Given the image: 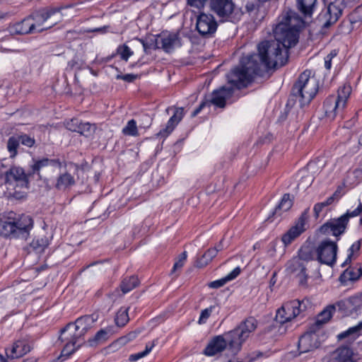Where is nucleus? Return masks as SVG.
Instances as JSON below:
<instances>
[{
  "label": "nucleus",
  "instance_id": "41",
  "mask_svg": "<svg viewBox=\"0 0 362 362\" xmlns=\"http://www.w3.org/2000/svg\"><path fill=\"white\" fill-rule=\"evenodd\" d=\"M122 133L129 136H137L138 131L135 120L129 121L127 126L122 129Z\"/></svg>",
  "mask_w": 362,
  "mask_h": 362
},
{
  "label": "nucleus",
  "instance_id": "6",
  "mask_svg": "<svg viewBox=\"0 0 362 362\" xmlns=\"http://www.w3.org/2000/svg\"><path fill=\"white\" fill-rule=\"evenodd\" d=\"M32 226L33 220L28 216L16 218L15 214L10 212L5 220H0V233L6 237L13 235L25 239Z\"/></svg>",
  "mask_w": 362,
  "mask_h": 362
},
{
  "label": "nucleus",
  "instance_id": "48",
  "mask_svg": "<svg viewBox=\"0 0 362 362\" xmlns=\"http://www.w3.org/2000/svg\"><path fill=\"white\" fill-rule=\"evenodd\" d=\"M360 247H361V242L360 241H357L356 243H354L351 245V247H350V250H349L350 253L349 254L345 262L343 263L342 266H345L346 264H347L349 262H351V257L353 256L354 252L358 251L360 250Z\"/></svg>",
  "mask_w": 362,
  "mask_h": 362
},
{
  "label": "nucleus",
  "instance_id": "23",
  "mask_svg": "<svg viewBox=\"0 0 362 362\" xmlns=\"http://www.w3.org/2000/svg\"><path fill=\"white\" fill-rule=\"evenodd\" d=\"M325 112L327 117L334 119L337 114L345 107L340 105L339 102L334 96H330L324 103Z\"/></svg>",
  "mask_w": 362,
  "mask_h": 362
},
{
  "label": "nucleus",
  "instance_id": "63",
  "mask_svg": "<svg viewBox=\"0 0 362 362\" xmlns=\"http://www.w3.org/2000/svg\"><path fill=\"white\" fill-rule=\"evenodd\" d=\"M246 9L248 12H251L255 9V5L252 3L247 4L246 5Z\"/></svg>",
  "mask_w": 362,
  "mask_h": 362
},
{
  "label": "nucleus",
  "instance_id": "44",
  "mask_svg": "<svg viewBox=\"0 0 362 362\" xmlns=\"http://www.w3.org/2000/svg\"><path fill=\"white\" fill-rule=\"evenodd\" d=\"M129 342L128 339L126 336L121 337L115 340L114 342L110 344L107 349L112 350V351H117L118 349L124 346Z\"/></svg>",
  "mask_w": 362,
  "mask_h": 362
},
{
  "label": "nucleus",
  "instance_id": "31",
  "mask_svg": "<svg viewBox=\"0 0 362 362\" xmlns=\"http://www.w3.org/2000/svg\"><path fill=\"white\" fill-rule=\"evenodd\" d=\"M336 310V305H327L321 313H319L317 318V324L322 325L327 322L332 317Z\"/></svg>",
  "mask_w": 362,
  "mask_h": 362
},
{
  "label": "nucleus",
  "instance_id": "24",
  "mask_svg": "<svg viewBox=\"0 0 362 362\" xmlns=\"http://www.w3.org/2000/svg\"><path fill=\"white\" fill-rule=\"evenodd\" d=\"M353 351L347 346H341L332 355L333 362H354Z\"/></svg>",
  "mask_w": 362,
  "mask_h": 362
},
{
  "label": "nucleus",
  "instance_id": "32",
  "mask_svg": "<svg viewBox=\"0 0 362 362\" xmlns=\"http://www.w3.org/2000/svg\"><path fill=\"white\" fill-rule=\"evenodd\" d=\"M351 93V88L349 85H344L338 90V95L336 99L342 107H345L346 101Z\"/></svg>",
  "mask_w": 362,
  "mask_h": 362
},
{
  "label": "nucleus",
  "instance_id": "58",
  "mask_svg": "<svg viewBox=\"0 0 362 362\" xmlns=\"http://www.w3.org/2000/svg\"><path fill=\"white\" fill-rule=\"evenodd\" d=\"M207 105V102L204 101L202 102L199 107H197L193 112H192V117H195L200 111L201 110Z\"/></svg>",
  "mask_w": 362,
  "mask_h": 362
},
{
  "label": "nucleus",
  "instance_id": "59",
  "mask_svg": "<svg viewBox=\"0 0 362 362\" xmlns=\"http://www.w3.org/2000/svg\"><path fill=\"white\" fill-rule=\"evenodd\" d=\"M332 57L330 55H327L325 59V66L327 69H329L332 65Z\"/></svg>",
  "mask_w": 362,
  "mask_h": 362
},
{
  "label": "nucleus",
  "instance_id": "53",
  "mask_svg": "<svg viewBox=\"0 0 362 362\" xmlns=\"http://www.w3.org/2000/svg\"><path fill=\"white\" fill-rule=\"evenodd\" d=\"M117 79H122L127 82H133L138 78V75L136 74H125V75H117L116 77Z\"/></svg>",
  "mask_w": 362,
  "mask_h": 362
},
{
  "label": "nucleus",
  "instance_id": "19",
  "mask_svg": "<svg viewBox=\"0 0 362 362\" xmlns=\"http://www.w3.org/2000/svg\"><path fill=\"white\" fill-rule=\"evenodd\" d=\"M320 345L318 336L315 333H306L298 340V351L300 354L307 353L317 349Z\"/></svg>",
  "mask_w": 362,
  "mask_h": 362
},
{
  "label": "nucleus",
  "instance_id": "28",
  "mask_svg": "<svg viewBox=\"0 0 362 362\" xmlns=\"http://www.w3.org/2000/svg\"><path fill=\"white\" fill-rule=\"evenodd\" d=\"M218 251L219 249L216 247L209 249L200 259H197L196 266L200 268L206 266L217 255Z\"/></svg>",
  "mask_w": 362,
  "mask_h": 362
},
{
  "label": "nucleus",
  "instance_id": "47",
  "mask_svg": "<svg viewBox=\"0 0 362 362\" xmlns=\"http://www.w3.org/2000/svg\"><path fill=\"white\" fill-rule=\"evenodd\" d=\"M214 308V306H210L209 308H206L201 312V315L198 321L199 325L204 324L206 322V320L210 317Z\"/></svg>",
  "mask_w": 362,
  "mask_h": 362
},
{
  "label": "nucleus",
  "instance_id": "9",
  "mask_svg": "<svg viewBox=\"0 0 362 362\" xmlns=\"http://www.w3.org/2000/svg\"><path fill=\"white\" fill-rule=\"evenodd\" d=\"M362 211V203H359L358 207L353 211H347L345 214L338 218L330 219L323 224L320 231L325 235L332 234L334 236H339L342 234L346 227L350 217L356 216Z\"/></svg>",
  "mask_w": 362,
  "mask_h": 362
},
{
  "label": "nucleus",
  "instance_id": "52",
  "mask_svg": "<svg viewBox=\"0 0 362 362\" xmlns=\"http://www.w3.org/2000/svg\"><path fill=\"white\" fill-rule=\"evenodd\" d=\"M206 0H187V4L197 8H202Z\"/></svg>",
  "mask_w": 362,
  "mask_h": 362
},
{
  "label": "nucleus",
  "instance_id": "60",
  "mask_svg": "<svg viewBox=\"0 0 362 362\" xmlns=\"http://www.w3.org/2000/svg\"><path fill=\"white\" fill-rule=\"evenodd\" d=\"M136 40L142 45L144 52L147 53L148 49L151 47V46L142 40L136 39Z\"/></svg>",
  "mask_w": 362,
  "mask_h": 362
},
{
  "label": "nucleus",
  "instance_id": "18",
  "mask_svg": "<svg viewBox=\"0 0 362 362\" xmlns=\"http://www.w3.org/2000/svg\"><path fill=\"white\" fill-rule=\"evenodd\" d=\"M233 93L231 87L222 86L212 93L211 98L207 102V105H214L216 107L223 108L226 106V101L230 98Z\"/></svg>",
  "mask_w": 362,
  "mask_h": 362
},
{
  "label": "nucleus",
  "instance_id": "4",
  "mask_svg": "<svg viewBox=\"0 0 362 362\" xmlns=\"http://www.w3.org/2000/svg\"><path fill=\"white\" fill-rule=\"evenodd\" d=\"M4 185L6 191L4 195L8 199H22L25 198L29 185L28 175L18 166H12L4 172Z\"/></svg>",
  "mask_w": 362,
  "mask_h": 362
},
{
  "label": "nucleus",
  "instance_id": "43",
  "mask_svg": "<svg viewBox=\"0 0 362 362\" xmlns=\"http://www.w3.org/2000/svg\"><path fill=\"white\" fill-rule=\"evenodd\" d=\"M117 52L120 55L121 59L126 62L133 54V52L131 51L130 48L126 45L119 46Z\"/></svg>",
  "mask_w": 362,
  "mask_h": 362
},
{
  "label": "nucleus",
  "instance_id": "14",
  "mask_svg": "<svg viewBox=\"0 0 362 362\" xmlns=\"http://www.w3.org/2000/svg\"><path fill=\"white\" fill-rule=\"evenodd\" d=\"M61 168V163L57 159L43 158L36 160L32 165L33 173H37L40 178L47 180L49 173H57Z\"/></svg>",
  "mask_w": 362,
  "mask_h": 362
},
{
  "label": "nucleus",
  "instance_id": "5",
  "mask_svg": "<svg viewBox=\"0 0 362 362\" xmlns=\"http://www.w3.org/2000/svg\"><path fill=\"white\" fill-rule=\"evenodd\" d=\"M318 90L316 78L311 76V71L305 70L298 77L293 86L292 95L303 107L308 105L314 98Z\"/></svg>",
  "mask_w": 362,
  "mask_h": 362
},
{
  "label": "nucleus",
  "instance_id": "7",
  "mask_svg": "<svg viewBox=\"0 0 362 362\" xmlns=\"http://www.w3.org/2000/svg\"><path fill=\"white\" fill-rule=\"evenodd\" d=\"M61 10V8H43L30 14L34 33L48 30L60 22L63 17Z\"/></svg>",
  "mask_w": 362,
  "mask_h": 362
},
{
  "label": "nucleus",
  "instance_id": "12",
  "mask_svg": "<svg viewBox=\"0 0 362 362\" xmlns=\"http://www.w3.org/2000/svg\"><path fill=\"white\" fill-rule=\"evenodd\" d=\"M337 252V243L329 240L322 241L315 250L317 260L327 265H332L335 262Z\"/></svg>",
  "mask_w": 362,
  "mask_h": 362
},
{
  "label": "nucleus",
  "instance_id": "8",
  "mask_svg": "<svg viewBox=\"0 0 362 362\" xmlns=\"http://www.w3.org/2000/svg\"><path fill=\"white\" fill-rule=\"evenodd\" d=\"M310 303L308 300H293L282 305L276 311L275 320L281 325L291 322L298 316L303 315Z\"/></svg>",
  "mask_w": 362,
  "mask_h": 362
},
{
  "label": "nucleus",
  "instance_id": "2",
  "mask_svg": "<svg viewBox=\"0 0 362 362\" xmlns=\"http://www.w3.org/2000/svg\"><path fill=\"white\" fill-rule=\"evenodd\" d=\"M256 328L255 319L249 317L233 330L214 337L204 352L206 356H214L221 352L228 346L233 354H236L241 349L243 344Z\"/></svg>",
  "mask_w": 362,
  "mask_h": 362
},
{
  "label": "nucleus",
  "instance_id": "42",
  "mask_svg": "<svg viewBox=\"0 0 362 362\" xmlns=\"http://www.w3.org/2000/svg\"><path fill=\"white\" fill-rule=\"evenodd\" d=\"M153 346H154V343H153L151 345H146V349L144 351L130 355L129 357V361L131 362H134L141 358L145 357L146 355H148L151 352V351L152 350Z\"/></svg>",
  "mask_w": 362,
  "mask_h": 362
},
{
  "label": "nucleus",
  "instance_id": "64",
  "mask_svg": "<svg viewBox=\"0 0 362 362\" xmlns=\"http://www.w3.org/2000/svg\"><path fill=\"white\" fill-rule=\"evenodd\" d=\"M0 362H8L7 359L5 358L2 355L0 354Z\"/></svg>",
  "mask_w": 362,
  "mask_h": 362
},
{
  "label": "nucleus",
  "instance_id": "40",
  "mask_svg": "<svg viewBox=\"0 0 362 362\" xmlns=\"http://www.w3.org/2000/svg\"><path fill=\"white\" fill-rule=\"evenodd\" d=\"M332 305H336V310L338 309L339 311L344 314L353 310L349 298L339 300Z\"/></svg>",
  "mask_w": 362,
  "mask_h": 362
},
{
  "label": "nucleus",
  "instance_id": "38",
  "mask_svg": "<svg viewBox=\"0 0 362 362\" xmlns=\"http://www.w3.org/2000/svg\"><path fill=\"white\" fill-rule=\"evenodd\" d=\"M20 139L18 136H11L7 142V149L8 152L11 153V157L13 158L17 154V148L19 146Z\"/></svg>",
  "mask_w": 362,
  "mask_h": 362
},
{
  "label": "nucleus",
  "instance_id": "3",
  "mask_svg": "<svg viewBox=\"0 0 362 362\" xmlns=\"http://www.w3.org/2000/svg\"><path fill=\"white\" fill-rule=\"evenodd\" d=\"M96 318L93 315H86L78 318L74 323H69L61 330L59 340L65 343L61 355L69 356L80 346L76 344L90 329Z\"/></svg>",
  "mask_w": 362,
  "mask_h": 362
},
{
  "label": "nucleus",
  "instance_id": "21",
  "mask_svg": "<svg viewBox=\"0 0 362 362\" xmlns=\"http://www.w3.org/2000/svg\"><path fill=\"white\" fill-rule=\"evenodd\" d=\"M30 16L24 18L22 21L17 23L9 28V32L12 35H28L34 33L33 24L31 23Z\"/></svg>",
  "mask_w": 362,
  "mask_h": 362
},
{
  "label": "nucleus",
  "instance_id": "62",
  "mask_svg": "<svg viewBox=\"0 0 362 362\" xmlns=\"http://www.w3.org/2000/svg\"><path fill=\"white\" fill-rule=\"evenodd\" d=\"M335 200H337L333 195L329 197L325 202L326 204V206H329L332 204Z\"/></svg>",
  "mask_w": 362,
  "mask_h": 362
},
{
  "label": "nucleus",
  "instance_id": "11",
  "mask_svg": "<svg viewBox=\"0 0 362 362\" xmlns=\"http://www.w3.org/2000/svg\"><path fill=\"white\" fill-rule=\"evenodd\" d=\"M344 8L345 4L343 0H335L329 3L327 8L321 12L318 20L324 28H329L339 20Z\"/></svg>",
  "mask_w": 362,
  "mask_h": 362
},
{
  "label": "nucleus",
  "instance_id": "13",
  "mask_svg": "<svg viewBox=\"0 0 362 362\" xmlns=\"http://www.w3.org/2000/svg\"><path fill=\"white\" fill-rule=\"evenodd\" d=\"M217 27V21L212 14L201 13L197 17L196 28L203 37H211L216 31Z\"/></svg>",
  "mask_w": 362,
  "mask_h": 362
},
{
  "label": "nucleus",
  "instance_id": "49",
  "mask_svg": "<svg viewBox=\"0 0 362 362\" xmlns=\"http://www.w3.org/2000/svg\"><path fill=\"white\" fill-rule=\"evenodd\" d=\"M186 259H187V252H183L179 256L178 260L176 261L175 263L174 264V266H173L172 272H174L177 269H181L183 267L184 263H185Z\"/></svg>",
  "mask_w": 362,
  "mask_h": 362
},
{
  "label": "nucleus",
  "instance_id": "51",
  "mask_svg": "<svg viewBox=\"0 0 362 362\" xmlns=\"http://www.w3.org/2000/svg\"><path fill=\"white\" fill-rule=\"evenodd\" d=\"M18 137L22 144L28 147L33 146L35 144V139L26 134L18 136Z\"/></svg>",
  "mask_w": 362,
  "mask_h": 362
},
{
  "label": "nucleus",
  "instance_id": "20",
  "mask_svg": "<svg viewBox=\"0 0 362 362\" xmlns=\"http://www.w3.org/2000/svg\"><path fill=\"white\" fill-rule=\"evenodd\" d=\"M31 348L25 340H18L16 341L8 353L7 349L6 356L8 359H16L23 356L30 352Z\"/></svg>",
  "mask_w": 362,
  "mask_h": 362
},
{
  "label": "nucleus",
  "instance_id": "39",
  "mask_svg": "<svg viewBox=\"0 0 362 362\" xmlns=\"http://www.w3.org/2000/svg\"><path fill=\"white\" fill-rule=\"evenodd\" d=\"M95 126L89 122L82 123L80 122L77 132L85 136H90L95 131Z\"/></svg>",
  "mask_w": 362,
  "mask_h": 362
},
{
  "label": "nucleus",
  "instance_id": "55",
  "mask_svg": "<svg viewBox=\"0 0 362 362\" xmlns=\"http://www.w3.org/2000/svg\"><path fill=\"white\" fill-rule=\"evenodd\" d=\"M240 273V269L239 267L235 268L230 274H228L225 279L227 281H230L236 278Z\"/></svg>",
  "mask_w": 362,
  "mask_h": 362
},
{
  "label": "nucleus",
  "instance_id": "26",
  "mask_svg": "<svg viewBox=\"0 0 362 362\" xmlns=\"http://www.w3.org/2000/svg\"><path fill=\"white\" fill-rule=\"evenodd\" d=\"M362 275L360 267H349L339 276V281L341 284L347 286L349 282L357 281Z\"/></svg>",
  "mask_w": 362,
  "mask_h": 362
},
{
  "label": "nucleus",
  "instance_id": "46",
  "mask_svg": "<svg viewBox=\"0 0 362 362\" xmlns=\"http://www.w3.org/2000/svg\"><path fill=\"white\" fill-rule=\"evenodd\" d=\"M85 65L84 62L78 57H75L69 62V66L71 69H81Z\"/></svg>",
  "mask_w": 362,
  "mask_h": 362
},
{
  "label": "nucleus",
  "instance_id": "33",
  "mask_svg": "<svg viewBox=\"0 0 362 362\" xmlns=\"http://www.w3.org/2000/svg\"><path fill=\"white\" fill-rule=\"evenodd\" d=\"M128 310V308H121L116 313L115 322L118 327H124L129 322Z\"/></svg>",
  "mask_w": 362,
  "mask_h": 362
},
{
  "label": "nucleus",
  "instance_id": "29",
  "mask_svg": "<svg viewBox=\"0 0 362 362\" xmlns=\"http://www.w3.org/2000/svg\"><path fill=\"white\" fill-rule=\"evenodd\" d=\"M317 0H297L298 9L305 15L310 16L315 7Z\"/></svg>",
  "mask_w": 362,
  "mask_h": 362
},
{
  "label": "nucleus",
  "instance_id": "34",
  "mask_svg": "<svg viewBox=\"0 0 362 362\" xmlns=\"http://www.w3.org/2000/svg\"><path fill=\"white\" fill-rule=\"evenodd\" d=\"M294 258H299L305 264L308 263L314 259L313 249L308 245H304L300 249L298 255Z\"/></svg>",
  "mask_w": 362,
  "mask_h": 362
},
{
  "label": "nucleus",
  "instance_id": "54",
  "mask_svg": "<svg viewBox=\"0 0 362 362\" xmlns=\"http://www.w3.org/2000/svg\"><path fill=\"white\" fill-rule=\"evenodd\" d=\"M227 282L225 278L211 281L209 284V286L212 288H218L223 286Z\"/></svg>",
  "mask_w": 362,
  "mask_h": 362
},
{
  "label": "nucleus",
  "instance_id": "35",
  "mask_svg": "<svg viewBox=\"0 0 362 362\" xmlns=\"http://www.w3.org/2000/svg\"><path fill=\"white\" fill-rule=\"evenodd\" d=\"M108 338V332L105 329H100L95 335L89 339L87 341L90 346H95L99 344L105 342Z\"/></svg>",
  "mask_w": 362,
  "mask_h": 362
},
{
  "label": "nucleus",
  "instance_id": "30",
  "mask_svg": "<svg viewBox=\"0 0 362 362\" xmlns=\"http://www.w3.org/2000/svg\"><path fill=\"white\" fill-rule=\"evenodd\" d=\"M139 284V280L136 276H132L124 278L120 284V288L123 293H127Z\"/></svg>",
  "mask_w": 362,
  "mask_h": 362
},
{
  "label": "nucleus",
  "instance_id": "22",
  "mask_svg": "<svg viewBox=\"0 0 362 362\" xmlns=\"http://www.w3.org/2000/svg\"><path fill=\"white\" fill-rule=\"evenodd\" d=\"M49 245V238L44 231L38 233L32 243L30 244V249L36 254L42 253Z\"/></svg>",
  "mask_w": 362,
  "mask_h": 362
},
{
  "label": "nucleus",
  "instance_id": "50",
  "mask_svg": "<svg viewBox=\"0 0 362 362\" xmlns=\"http://www.w3.org/2000/svg\"><path fill=\"white\" fill-rule=\"evenodd\" d=\"M79 123L80 121L78 119L73 118L66 122V127L69 131L77 132V130H78Z\"/></svg>",
  "mask_w": 362,
  "mask_h": 362
},
{
  "label": "nucleus",
  "instance_id": "1",
  "mask_svg": "<svg viewBox=\"0 0 362 362\" xmlns=\"http://www.w3.org/2000/svg\"><path fill=\"white\" fill-rule=\"evenodd\" d=\"M303 21L294 11L282 13L274 29V40L265 41L258 46V54L241 58L240 64L227 74L228 83L241 88L249 83L255 75L262 71L261 66L266 69L281 67L287 62L288 49L298 42V32Z\"/></svg>",
  "mask_w": 362,
  "mask_h": 362
},
{
  "label": "nucleus",
  "instance_id": "61",
  "mask_svg": "<svg viewBox=\"0 0 362 362\" xmlns=\"http://www.w3.org/2000/svg\"><path fill=\"white\" fill-rule=\"evenodd\" d=\"M136 335H137V333L136 332H131L128 333L125 336L127 337V338L128 339V341L129 342L130 341H132L134 339H135Z\"/></svg>",
  "mask_w": 362,
  "mask_h": 362
},
{
  "label": "nucleus",
  "instance_id": "10",
  "mask_svg": "<svg viewBox=\"0 0 362 362\" xmlns=\"http://www.w3.org/2000/svg\"><path fill=\"white\" fill-rule=\"evenodd\" d=\"M209 8L223 21L235 22L239 20L241 13L235 8L233 0H209Z\"/></svg>",
  "mask_w": 362,
  "mask_h": 362
},
{
  "label": "nucleus",
  "instance_id": "45",
  "mask_svg": "<svg viewBox=\"0 0 362 362\" xmlns=\"http://www.w3.org/2000/svg\"><path fill=\"white\" fill-rule=\"evenodd\" d=\"M353 310H356L362 306V293H357L349 298Z\"/></svg>",
  "mask_w": 362,
  "mask_h": 362
},
{
  "label": "nucleus",
  "instance_id": "37",
  "mask_svg": "<svg viewBox=\"0 0 362 362\" xmlns=\"http://www.w3.org/2000/svg\"><path fill=\"white\" fill-rule=\"evenodd\" d=\"M293 202L290 198V195L288 194H286L282 197L279 204L276 207L274 214H277L280 211H287L291 208Z\"/></svg>",
  "mask_w": 362,
  "mask_h": 362
},
{
  "label": "nucleus",
  "instance_id": "15",
  "mask_svg": "<svg viewBox=\"0 0 362 362\" xmlns=\"http://www.w3.org/2000/svg\"><path fill=\"white\" fill-rule=\"evenodd\" d=\"M286 270L291 274H294L298 279L299 284L306 286L308 284V275L305 273L306 265L299 258H293L286 264Z\"/></svg>",
  "mask_w": 362,
  "mask_h": 362
},
{
  "label": "nucleus",
  "instance_id": "56",
  "mask_svg": "<svg viewBox=\"0 0 362 362\" xmlns=\"http://www.w3.org/2000/svg\"><path fill=\"white\" fill-rule=\"evenodd\" d=\"M325 206H327L326 204H325V202L318 203L315 205L313 210L315 218H317L320 216V212Z\"/></svg>",
  "mask_w": 362,
  "mask_h": 362
},
{
  "label": "nucleus",
  "instance_id": "36",
  "mask_svg": "<svg viewBox=\"0 0 362 362\" xmlns=\"http://www.w3.org/2000/svg\"><path fill=\"white\" fill-rule=\"evenodd\" d=\"M362 329V322H359L357 325L350 327L345 332L340 333L337 337L339 340L344 339L348 337H351V339H355L358 335L359 332Z\"/></svg>",
  "mask_w": 362,
  "mask_h": 362
},
{
  "label": "nucleus",
  "instance_id": "27",
  "mask_svg": "<svg viewBox=\"0 0 362 362\" xmlns=\"http://www.w3.org/2000/svg\"><path fill=\"white\" fill-rule=\"evenodd\" d=\"M74 184V177L69 173H64L58 177L55 187L59 190H65Z\"/></svg>",
  "mask_w": 362,
  "mask_h": 362
},
{
  "label": "nucleus",
  "instance_id": "17",
  "mask_svg": "<svg viewBox=\"0 0 362 362\" xmlns=\"http://www.w3.org/2000/svg\"><path fill=\"white\" fill-rule=\"evenodd\" d=\"M308 211L305 210L298 218L296 226L291 227L281 238L285 245L290 244L296 238L304 231V225L308 219Z\"/></svg>",
  "mask_w": 362,
  "mask_h": 362
},
{
  "label": "nucleus",
  "instance_id": "16",
  "mask_svg": "<svg viewBox=\"0 0 362 362\" xmlns=\"http://www.w3.org/2000/svg\"><path fill=\"white\" fill-rule=\"evenodd\" d=\"M180 45L178 35L175 33L159 35L155 41V47L161 48L166 52H170Z\"/></svg>",
  "mask_w": 362,
  "mask_h": 362
},
{
  "label": "nucleus",
  "instance_id": "57",
  "mask_svg": "<svg viewBox=\"0 0 362 362\" xmlns=\"http://www.w3.org/2000/svg\"><path fill=\"white\" fill-rule=\"evenodd\" d=\"M344 185H339L334 193L332 194L337 200L342 196L344 194Z\"/></svg>",
  "mask_w": 362,
  "mask_h": 362
},
{
  "label": "nucleus",
  "instance_id": "25",
  "mask_svg": "<svg viewBox=\"0 0 362 362\" xmlns=\"http://www.w3.org/2000/svg\"><path fill=\"white\" fill-rule=\"evenodd\" d=\"M184 115V109L177 107L175 109L174 115L168 120V124L165 129L160 131L159 135L167 136L173 132L175 126L181 121Z\"/></svg>",
  "mask_w": 362,
  "mask_h": 362
}]
</instances>
